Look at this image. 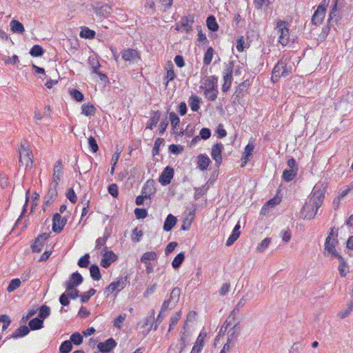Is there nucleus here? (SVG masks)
<instances>
[{
	"label": "nucleus",
	"instance_id": "f257e3e1",
	"mask_svg": "<svg viewBox=\"0 0 353 353\" xmlns=\"http://www.w3.org/2000/svg\"><path fill=\"white\" fill-rule=\"evenodd\" d=\"M322 202L321 199L312 196L303 207L301 214L303 218L306 219H314Z\"/></svg>",
	"mask_w": 353,
	"mask_h": 353
},
{
	"label": "nucleus",
	"instance_id": "f03ea898",
	"mask_svg": "<svg viewBox=\"0 0 353 353\" xmlns=\"http://www.w3.org/2000/svg\"><path fill=\"white\" fill-rule=\"evenodd\" d=\"M292 66L288 64L286 59H281L272 70V81L276 82L281 77H287L292 72Z\"/></svg>",
	"mask_w": 353,
	"mask_h": 353
},
{
	"label": "nucleus",
	"instance_id": "7ed1b4c3",
	"mask_svg": "<svg viewBox=\"0 0 353 353\" xmlns=\"http://www.w3.org/2000/svg\"><path fill=\"white\" fill-rule=\"evenodd\" d=\"M337 236V231L335 230L334 228H332L330 230L329 234L325 242V252L335 257L337 256V255H340L336 250V246L338 244Z\"/></svg>",
	"mask_w": 353,
	"mask_h": 353
},
{
	"label": "nucleus",
	"instance_id": "20e7f679",
	"mask_svg": "<svg viewBox=\"0 0 353 353\" xmlns=\"http://www.w3.org/2000/svg\"><path fill=\"white\" fill-rule=\"evenodd\" d=\"M275 30L278 34V42L282 46H287L290 41L288 23L285 21L279 20L276 22Z\"/></svg>",
	"mask_w": 353,
	"mask_h": 353
},
{
	"label": "nucleus",
	"instance_id": "39448f33",
	"mask_svg": "<svg viewBox=\"0 0 353 353\" xmlns=\"http://www.w3.org/2000/svg\"><path fill=\"white\" fill-rule=\"evenodd\" d=\"M33 155L30 151L24 144H21L19 149V160L20 165H26V169H31L33 165Z\"/></svg>",
	"mask_w": 353,
	"mask_h": 353
},
{
	"label": "nucleus",
	"instance_id": "423d86ee",
	"mask_svg": "<svg viewBox=\"0 0 353 353\" xmlns=\"http://www.w3.org/2000/svg\"><path fill=\"white\" fill-rule=\"evenodd\" d=\"M181 290L179 288H174L170 294L169 299L164 301L161 305V312H165L174 308L179 301Z\"/></svg>",
	"mask_w": 353,
	"mask_h": 353
},
{
	"label": "nucleus",
	"instance_id": "0eeeda50",
	"mask_svg": "<svg viewBox=\"0 0 353 353\" xmlns=\"http://www.w3.org/2000/svg\"><path fill=\"white\" fill-rule=\"evenodd\" d=\"M326 7L325 1L324 0L323 2L317 7L312 17V24L319 26L323 23L325 17Z\"/></svg>",
	"mask_w": 353,
	"mask_h": 353
},
{
	"label": "nucleus",
	"instance_id": "6e6552de",
	"mask_svg": "<svg viewBox=\"0 0 353 353\" xmlns=\"http://www.w3.org/2000/svg\"><path fill=\"white\" fill-rule=\"evenodd\" d=\"M57 187L54 185V183H51L48 193L44 197L43 211H46V208L50 206L56 200L57 197Z\"/></svg>",
	"mask_w": 353,
	"mask_h": 353
},
{
	"label": "nucleus",
	"instance_id": "1a4fd4ad",
	"mask_svg": "<svg viewBox=\"0 0 353 353\" xmlns=\"http://www.w3.org/2000/svg\"><path fill=\"white\" fill-rule=\"evenodd\" d=\"M83 281V278L81 274L75 272L70 275V279L66 281L64 285L67 290H70L73 287H77L81 284Z\"/></svg>",
	"mask_w": 353,
	"mask_h": 353
},
{
	"label": "nucleus",
	"instance_id": "9d476101",
	"mask_svg": "<svg viewBox=\"0 0 353 353\" xmlns=\"http://www.w3.org/2000/svg\"><path fill=\"white\" fill-rule=\"evenodd\" d=\"M223 150V145L222 143L214 144L212 148L211 156L213 160H214L216 167H219L222 163V152Z\"/></svg>",
	"mask_w": 353,
	"mask_h": 353
},
{
	"label": "nucleus",
	"instance_id": "9b49d317",
	"mask_svg": "<svg viewBox=\"0 0 353 353\" xmlns=\"http://www.w3.org/2000/svg\"><path fill=\"white\" fill-rule=\"evenodd\" d=\"M67 223V219L61 218L59 213H55L52 219V230L54 232H61Z\"/></svg>",
	"mask_w": 353,
	"mask_h": 353
},
{
	"label": "nucleus",
	"instance_id": "f8f14e48",
	"mask_svg": "<svg viewBox=\"0 0 353 353\" xmlns=\"http://www.w3.org/2000/svg\"><path fill=\"white\" fill-rule=\"evenodd\" d=\"M206 337L207 332L204 330H202L197 336L196 340L194 342L192 350L190 353H201L203 348L205 339Z\"/></svg>",
	"mask_w": 353,
	"mask_h": 353
},
{
	"label": "nucleus",
	"instance_id": "ddd939ff",
	"mask_svg": "<svg viewBox=\"0 0 353 353\" xmlns=\"http://www.w3.org/2000/svg\"><path fill=\"white\" fill-rule=\"evenodd\" d=\"M50 236V233H42L35 239L34 243L31 245L33 252H40L44 245V242Z\"/></svg>",
	"mask_w": 353,
	"mask_h": 353
},
{
	"label": "nucleus",
	"instance_id": "4468645a",
	"mask_svg": "<svg viewBox=\"0 0 353 353\" xmlns=\"http://www.w3.org/2000/svg\"><path fill=\"white\" fill-rule=\"evenodd\" d=\"M232 80V67H228L224 70L223 72V81L224 83L222 85V91L226 92L230 88Z\"/></svg>",
	"mask_w": 353,
	"mask_h": 353
},
{
	"label": "nucleus",
	"instance_id": "2eb2a0df",
	"mask_svg": "<svg viewBox=\"0 0 353 353\" xmlns=\"http://www.w3.org/2000/svg\"><path fill=\"white\" fill-rule=\"evenodd\" d=\"M122 58L125 61L134 62L140 59V55L137 50L128 48L122 51Z\"/></svg>",
	"mask_w": 353,
	"mask_h": 353
},
{
	"label": "nucleus",
	"instance_id": "dca6fc26",
	"mask_svg": "<svg viewBox=\"0 0 353 353\" xmlns=\"http://www.w3.org/2000/svg\"><path fill=\"white\" fill-rule=\"evenodd\" d=\"M254 150V145L253 143H249L244 149V152L242 154L241 157V167L245 166L248 162L250 160L252 157L253 152Z\"/></svg>",
	"mask_w": 353,
	"mask_h": 353
},
{
	"label": "nucleus",
	"instance_id": "f3484780",
	"mask_svg": "<svg viewBox=\"0 0 353 353\" xmlns=\"http://www.w3.org/2000/svg\"><path fill=\"white\" fill-rule=\"evenodd\" d=\"M156 192L154 181L153 180H148L144 184L141 190V194H144L146 199H150L151 196Z\"/></svg>",
	"mask_w": 353,
	"mask_h": 353
},
{
	"label": "nucleus",
	"instance_id": "a211bd4d",
	"mask_svg": "<svg viewBox=\"0 0 353 353\" xmlns=\"http://www.w3.org/2000/svg\"><path fill=\"white\" fill-rule=\"evenodd\" d=\"M63 174V165L61 160H58L54 168V173L52 176V183H54L55 186L59 185V183L61 180V176Z\"/></svg>",
	"mask_w": 353,
	"mask_h": 353
},
{
	"label": "nucleus",
	"instance_id": "6ab92c4d",
	"mask_svg": "<svg viewBox=\"0 0 353 353\" xmlns=\"http://www.w3.org/2000/svg\"><path fill=\"white\" fill-rule=\"evenodd\" d=\"M174 170L170 167H166L159 177V182L163 185H168L170 183L173 177Z\"/></svg>",
	"mask_w": 353,
	"mask_h": 353
},
{
	"label": "nucleus",
	"instance_id": "aec40b11",
	"mask_svg": "<svg viewBox=\"0 0 353 353\" xmlns=\"http://www.w3.org/2000/svg\"><path fill=\"white\" fill-rule=\"evenodd\" d=\"M218 78L215 76L208 77L203 81L201 88L204 90L217 88Z\"/></svg>",
	"mask_w": 353,
	"mask_h": 353
},
{
	"label": "nucleus",
	"instance_id": "412c9836",
	"mask_svg": "<svg viewBox=\"0 0 353 353\" xmlns=\"http://www.w3.org/2000/svg\"><path fill=\"white\" fill-rule=\"evenodd\" d=\"M127 283V276L118 277L115 281L112 282V291H121L125 287Z\"/></svg>",
	"mask_w": 353,
	"mask_h": 353
},
{
	"label": "nucleus",
	"instance_id": "4be33fe9",
	"mask_svg": "<svg viewBox=\"0 0 353 353\" xmlns=\"http://www.w3.org/2000/svg\"><path fill=\"white\" fill-rule=\"evenodd\" d=\"M166 73L164 77V80L165 81V85L167 86L168 83L173 81L176 77L175 72L174 71V65L172 61H168L166 68H165Z\"/></svg>",
	"mask_w": 353,
	"mask_h": 353
},
{
	"label": "nucleus",
	"instance_id": "5701e85b",
	"mask_svg": "<svg viewBox=\"0 0 353 353\" xmlns=\"http://www.w3.org/2000/svg\"><path fill=\"white\" fill-rule=\"evenodd\" d=\"M110 235V232H109L108 227H106L103 233V236L102 237H99L97 239L95 249L101 250V251L105 247H107L105 243Z\"/></svg>",
	"mask_w": 353,
	"mask_h": 353
},
{
	"label": "nucleus",
	"instance_id": "b1692460",
	"mask_svg": "<svg viewBox=\"0 0 353 353\" xmlns=\"http://www.w3.org/2000/svg\"><path fill=\"white\" fill-rule=\"evenodd\" d=\"M30 332V329L26 325H22L17 328L9 337L7 339H18L28 335Z\"/></svg>",
	"mask_w": 353,
	"mask_h": 353
},
{
	"label": "nucleus",
	"instance_id": "393cba45",
	"mask_svg": "<svg viewBox=\"0 0 353 353\" xmlns=\"http://www.w3.org/2000/svg\"><path fill=\"white\" fill-rule=\"evenodd\" d=\"M336 258L339 261V265L338 267V270L339 271V274L342 277H344L347 275L349 272V266L345 262L344 258L341 255H337Z\"/></svg>",
	"mask_w": 353,
	"mask_h": 353
},
{
	"label": "nucleus",
	"instance_id": "a878e982",
	"mask_svg": "<svg viewBox=\"0 0 353 353\" xmlns=\"http://www.w3.org/2000/svg\"><path fill=\"white\" fill-rule=\"evenodd\" d=\"M176 222H177L176 218L172 214H169L165 220L163 227V230L165 232L170 231L173 228V227L176 225Z\"/></svg>",
	"mask_w": 353,
	"mask_h": 353
},
{
	"label": "nucleus",
	"instance_id": "bb28decb",
	"mask_svg": "<svg viewBox=\"0 0 353 353\" xmlns=\"http://www.w3.org/2000/svg\"><path fill=\"white\" fill-rule=\"evenodd\" d=\"M197 158L198 168L202 171L207 170L210 163L209 157L206 154H201Z\"/></svg>",
	"mask_w": 353,
	"mask_h": 353
},
{
	"label": "nucleus",
	"instance_id": "cd10ccee",
	"mask_svg": "<svg viewBox=\"0 0 353 353\" xmlns=\"http://www.w3.org/2000/svg\"><path fill=\"white\" fill-rule=\"evenodd\" d=\"M193 23L194 17L192 15L184 17L181 19V27L186 32H189L192 30Z\"/></svg>",
	"mask_w": 353,
	"mask_h": 353
},
{
	"label": "nucleus",
	"instance_id": "c85d7f7f",
	"mask_svg": "<svg viewBox=\"0 0 353 353\" xmlns=\"http://www.w3.org/2000/svg\"><path fill=\"white\" fill-rule=\"evenodd\" d=\"M126 314H120L116 316L113 320L114 329L120 330L126 323Z\"/></svg>",
	"mask_w": 353,
	"mask_h": 353
},
{
	"label": "nucleus",
	"instance_id": "c756f323",
	"mask_svg": "<svg viewBox=\"0 0 353 353\" xmlns=\"http://www.w3.org/2000/svg\"><path fill=\"white\" fill-rule=\"evenodd\" d=\"M101 254L103 256L101 261V265L105 268L110 265V251L108 250V247H105L101 251Z\"/></svg>",
	"mask_w": 353,
	"mask_h": 353
},
{
	"label": "nucleus",
	"instance_id": "7c9ffc66",
	"mask_svg": "<svg viewBox=\"0 0 353 353\" xmlns=\"http://www.w3.org/2000/svg\"><path fill=\"white\" fill-rule=\"evenodd\" d=\"M280 202H281V199L279 197L274 196V197L270 199L262 207L261 213L265 214L268 212L269 208H273V207L279 205L280 203Z\"/></svg>",
	"mask_w": 353,
	"mask_h": 353
},
{
	"label": "nucleus",
	"instance_id": "2f4dec72",
	"mask_svg": "<svg viewBox=\"0 0 353 353\" xmlns=\"http://www.w3.org/2000/svg\"><path fill=\"white\" fill-rule=\"evenodd\" d=\"M161 113L159 111L153 112L150 121L146 125V129L152 130L159 121Z\"/></svg>",
	"mask_w": 353,
	"mask_h": 353
},
{
	"label": "nucleus",
	"instance_id": "473e14b6",
	"mask_svg": "<svg viewBox=\"0 0 353 353\" xmlns=\"http://www.w3.org/2000/svg\"><path fill=\"white\" fill-rule=\"evenodd\" d=\"M236 319V314L233 312H230V315L228 316V318L225 319L223 325L220 329L219 334H221V332H223V330L225 329V331H227V330L230 327L234 325V321Z\"/></svg>",
	"mask_w": 353,
	"mask_h": 353
},
{
	"label": "nucleus",
	"instance_id": "72a5a7b5",
	"mask_svg": "<svg viewBox=\"0 0 353 353\" xmlns=\"http://www.w3.org/2000/svg\"><path fill=\"white\" fill-rule=\"evenodd\" d=\"M28 325L30 330H37L43 327V321L39 317H36L29 321Z\"/></svg>",
	"mask_w": 353,
	"mask_h": 353
},
{
	"label": "nucleus",
	"instance_id": "f704fd0d",
	"mask_svg": "<svg viewBox=\"0 0 353 353\" xmlns=\"http://www.w3.org/2000/svg\"><path fill=\"white\" fill-rule=\"evenodd\" d=\"M96 32L95 31L90 30L89 28L86 26H83L81 28V32L79 33V36L81 38L92 39L95 37Z\"/></svg>",
	"mask_w": 353,
	"mask_h": 353
},
{
	"label": "nucleus",
	"instance_id": "c9c22d12",
	"mask_svg": "<svg viewBox=\"0 0 353 353\" xmlns=\"http://www.w3.org/2000/svg\"><path fill=\"white\" fill-rule=\"evenodd\" d=\"M239 323H236L233 325V327H232L231 330L229 331V335L228 337L227 342L230 343L233 340H234L239 336Z\"/></svg>",
	"mask_w": 353,
	"mask_h": 353
},
{
	"label": "nucleus",
	"instance_id": "e433bc0d",
	"mask_svg": "<svg viewBox=\"0 0 353 353\" xmlns=\"http://www.w3.org/2000/svg\"><path fill=\"white\" fill-rule=\"evenodd\" d=\"M189 105L193 112H197L200 108V98L196 95H192L189 98Z\"/></svg>",
	"mask_w": 353,
	"mask_h": 353
},
{
	"label": "nucleus",
	"instance_id": "4c0bfd02",
	"mask_svg": "<svg viewBox=\"0 0 353 353\" xmlns=\"http://www.w3.org/2000/svg\"><path fill=\"white\" fill-rule=\"evenodd\" d=\"M219 91L217 88L203 91L205 98L210 101H214L217 99Z\"/></svg>",
	"mask_w": 353,
	"mask_h": 353
},
{
	"label": "nucleus",
	"instance_id": "58836bf2",
	"mask_svg": "<svg viewBox=\"0 0 353 353\" xmlns=\"http://www.w3.org/2000/svg\"><path fill=\"white\" fill-rule=\"evenodd\" d=\"M96 111L95 107L92 104L83 103L81 105V114L89 117L94 115Z\"/></svg>",
	"mask_w": 353,
	"mask_h": 353
},
{
	"label": "nucleus",
	"instance_id": "ea45409f",
	"mask_svg": "<svg viewBox=\"0 0 353 353\" xmlns=\"http://www.w3.org/2000/svg\"><path fill=\"white\" fill-rule=\"evenodd\" d=\"M206 26L208 28L212 31L216 32L219 30V24L217 23L216 19L214 16H209L206 19Z\"/></svg>",
	"mask_w": 353,
	"mask_h": 353
},
{
	"label": "nucleus",
	"instance_id": "a19ab883",
	"mask_svg": "<svg viewBox=\"0 0 353 353\" xmlns=\"http://www.w3.org/2000/svg\"><path fill=\"white\" fill-rule=\"evenodd\" d=\"M10 26L12 31L14 33L22 34L25 31L23 25L19 21H11Z\"/></svg>",
	"mask_w": 353,
	"mask_h": 353
},
{
	"label": "nucleus",
	"instance_id": "79ce46f5",
	"mask_svg": "<svg viewBox=\"0 0 353 353\" xmlns=\"http://www.w3.org/2000/svg\"><path fill=\"white\" fill-rule=\"evenodd\" d=\"M297 172L298 171H296V170H285L282 178L286 182L292 181L297 175Z\"/></svg>",
	"mask_w": 353,
	"mask_h": 353
},
{
	"label": "nucleus",
	"instance_id": "37998d69",
	"mask_svg": "<svg viewBox=\"0 0 353 353\" xmlns=\"http://www.w3.org/2000/svg\"><path fill=\"white\" fill-rule=\"evenodd\" d=\"M90 276L94 280V281H99L101 278L100 269L99 266L96 264H93L90 267Z\"/></svg>",
	"mask_w": 353,
	"mask_h": 353
},
{
	"label": "nucleus",
	"instance_id": "c03bdc74",
	"mask_svg": "<svg viewBox=\"0 0 353 353\" xmlns=\"http://www.w3.org/2000/svg\"><path fill=\"white\" fill-rule=\"evenodd\" d=\"M157 254L155 252H146L141 257L142 263L150 262V261H157Z\"/></svg>",
	"mask_w": 353,
	"mask_h": 353
},
{
	"label": "nucleus",
	"instance_id": "a18cd8bd",
	"mask_svg": "<svg viewBox=\"0 0 353 353\" xmlns=\"http://www.w3.org/2000/svg\"><path fill=\"white\" fill-rule=\"evenodd\" d=\"M182 316V313L181 311H178L175 312L171 317H170V321L169 325V329L168 332H170L174 327L178 323L179 319H181Z\"/></svg>",
	"mask_w": 353,
	"mask_h": 353
},
{
	"label": "nucleus",
	"instance_id": "49530a36",
	"mask_svg": "<svg viewBox=\"0 0 353 353\" xmlns=\"http://www.w3.org/2000/svg\"><path fill=\"white\" fill-rule=\"evenodd\" d=\"M214 55V49L212 47H209L205 52L203 57V63L205 65H209L212 60Z\"/></svg>",
	"mask_w": 353,
	"mask_h": 353
},
{
	"label": "nucleus",
	"instance_id": "de8ad7c7",
	"mask_svg": "<svg viewBox=\"0 0 353 353\" xmlns=\"http://www.w3.org/2000/svg\"><path fill=\"white\" fill-rule=\"evenodd\" d=\"M30 54L33 57H41L44 54V50L41 46L34 45L30 49Z\"/></svg>",
	"mask_w": 353,
	"mask_h": 353
},
{
	"label": "nucleus",
	"instance_id": "09e8293b",
	"mask_svg": "<svg viewBox=\"0 0 353 353\" xmlns=\"http://www.w3.org/2000/svg\"><path fill=\"white\" fill-rule=\"evenodd\" d=\"M185 259V255L183 252L179 253L173 259L172 266L173 268L176 269L181 266Z\"/></svg>",
	"mask_w": 353,
	"mask_h": 353
},
{
	"label": "nucleus",
	"instance_id": "8fccbe9b",
	"mask_svg": "<svg viewBox=\"0 0 353 353\" xmlns=\"http://www.w3.org/2000/svg\"><path fill=\"white\" fill-rule=\"evenodd\" d=\"M50 314V308L46 305H42L39 307V317L44 321Z\"/></svg>",
	"mask_w": 353,
	"mask_h": 353
},
{
	"label": "nucleus",
	"instance_id": "3c124183",
	"mask_svg": "<svg viewBox=\"0 0 353 353\" xmlns=\"http://www.w3.org/2000/svg\"><path fill=\"white\" fill-rule=\"evenodd\" d=\"M352 190H353V181L345 190H341L337 196L334 199V202L338 200V203H340L341 200L346 196Z\"/></svg>",
	"mask_w": 353,
	"mask_h": 353
},
{
	"label": "nucleus",
	"instance_id": "603ef678",
	"mask_svg": "<svg viewBox=\"0 0 353 353\" xmlns=\"http://www.w3.org/2000/svg\"><path fill=\"white\" fill-rule=\"evenodd\" d=\"M70 94L77 102H82L84 100L83 94L77 89L70 90Z\"/></svg>",
	"mask_w": 353,
	"mask_h": 353
},
{
	"label": "nucleus",
	"instance_id": "864d4df0",
	"mask_svg": "<svg viewBox=\"0 0 353 353\" xmlns=\"http://www.w3.org/2000/svg\"><path fill=\"white\" fill-rule=\"evenodd\" d=\"M154 320V311H152V314L147 316L145 319V321L143 324L142 325L141 327H145L150 325L148 327H147L148 332L150 331L152 328L153 322Z\"/></svg>",
	"mask_w": 353,
	"mask_h": 353
},
{
	"label": "nucleus",
	"instance_id": "5fc2aeb1",
	"mask_svg": "<svg viewBox=\"0 0 353 353\" xmlns=\"http://www.w3.org/2000/svg\"><path fill=\"white\" fill-rule=\"evenodd\" d=\"M72 350V344L70 340L63 341L59 347L60 353H69Z\"/></svg>",
	"mask_w": 353,
	"mask_h": 353
},
{
	"label": "nucleus",
	"instance_id": "6e6d98bb",
	"mask_svg": "<svg viewBox=\"0 0 353 353\" xmlns=\"http://www.w3.org/2000/svg\"><path fill=\"white\" fill-rule=\"evenodd\" d=\"M97 347L99 350L102 353L110 352V338L108 339L104 343H99Z\"/></svg>",
	"mask_w": 353,
	"mask_h": 353
},
{
	"label": "nucleus",
	"instance_id": "4d7b16f0",
	"mask_svg": "<svg viewBox=\"0 0 353 353\" xmlns=\"http://www.w3.org/2000/svg\"><path fill=\"white\" fill-rule=\"evenodd\" d=\"M271 243V238H265L256 247V251L259 253L263 252L266 248H268Z\"/></svg>",
	"mask_w": 353,
	"mask_h": 353
},
{
	"label": "nucleus",
	"instance_id": "13d9d810",
	"mask_svg": "<svg viewBox=\"0 0 353 353\" xmlns=\"http://www.w3.org/2000/svg\"><path fill=\"white\" fill-rule=\"evenodd\" d=\"M70 341H71L72 344L79 345L83 342V336L79 332H74L70 336Z\"/></svg>",
	"mask_w": 353,
	"mask_h": 353
},
{
	"label": "nucleus",
	"instance_id": "bf43d9fd",
	"mask_svg": "<svg viewBox=\"0 0 353 353\" xmlns=\"http://www.w3.org/2000/svg\"><path fill=\"white\" fill-rule=\"evenodd\" d=\"M20 285H21V281L19 279H13L10 281V282L7 288V290L9 292H13L14 290H15L18 288H19Z\"/></svg>",
	"mask_w": 353,
	"mask_h": 353
},
{
	"label": "nucleus",
	"instance_id": "052dcab7",
	"mask_svg": "<svg viewBox=\"0 0 353 353\" xmlns=\"http://www.w3.org/2000/svg\"><path fill=\"white\" fill-rule=\"evenodd\" d=\"M169 118L170 120V123L173 129L176 128L179 125L180 119L179 117L173 112H170Z\"/></svg>",
	"mask_w": 353,
	"mask_h": 353
},
{
	"label": "nucleus",
	"instance_id": "680f3d73",
	"mask_svg": "<svg viewBox=\"0 0 353 353\" xmlns=\"http://www.w3.org/2000/svg\"><path fill=\"white\" fill-rule=\"evenodd\" d=\"M90 263V255L89 254H85L84 256H81L78 261V265L81 268H87Z\"/></svg>",
	"mask_w": 353,
	"mask_h": 353
},
{
	"label": "nucleus",
	"instance_id": "e2e57ef3",
	"mask_svg": "<svg viewBox=\"0 0 353 353\" xmlns=\"http://www.w3.org/2000/svg\"><path fill=\"white\" fill-rule=\"evenodd\" d=\"M88 63L90 66L92 72L96 73L98 72L99 68L101 67V65L98 60L94 59V58H89L88 59Z\"/></svg>",
	"mask_w": 353,
	"mask_h": 353
},
{
	"label": "nucleus",
	"instance_id": "0e129e2a",
	"mask_svg": "<svg viewBox=\"0 0 353 353\" xmlns=\"http://www.w3.org/2000/svg\"><path fill=\"white\" fill-rule=\"evenodd\" d=\"M1 59L4 61L6 64L16 65L19 62V57L17 55H13L11 58H6L5 55L0 54Z\"/></svg>",
	"mask_w": 353,
	"mask_h": 353
},
{
	"label": "nucleus",
	"instance_id": "69168bd1",
	"mask_svg": "<svg viewBox=\"0 0 353 353\" xmlns=\"http://www.w3.org/2000/svg\"><path fill=\"white\" fill-rule=\"evenodd\" d=\"M143 236L142 230H139L138 228H135L132 234V240L134 242H139L141 237Z\"/></svg>",
	"mask_w": 353,
	"mask_h": 353
},
{
	"label": "nucleus",
	"instance_id": "338daca9",
	"mask_svg": "<svg viewBox=\"0 0 353 353\" xmlns=\"http://www.w3.org/2000/svg\"><path fill=\"white\" fill-rule=\"evenodd\" d=\"M134 214L137 219H143L148 216V212L144 208H136L134 210Z\"/></svg>",
	"mask_w": 353,
	"mask_h": 353
},
{
	"label": "nucleus",
	"instance_id": "774afa93",
	"mask_svg": "<svg viewBox=\"0 0 353 353\" xmlns=\"http://www.w3.org/2000/svg\"><path fill=\"white\" fill-rule=\"evenodd\" d=\"M88 145H89V148L92 152H96L99 150V147H98L97 141L92 137H90L88 138Z\"/></svg>",
	"mask_w": 353,
	"mask_h": 353
}]
</instances>
